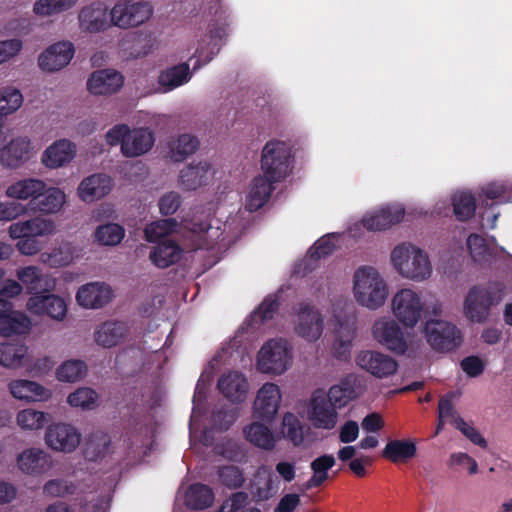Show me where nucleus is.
<instances>
[{
    "mask_svg": "<svg viewBox=\"0 0 512 512\" xmlns=\"http://www.w3.org/2000/svg\"><path fill=\"white\" fill-rule=\"evenodd\" d=\"M363 392L364 385L361 379L349 374L329 389L313 390L300 405L299 415L316 430H334L340 420L339 411Z\"/></svg>",
    "mask_w": 512,
    "mask_h": 512,
    "instance_id": "obj_1",
    "label": "nucleus"
},
{
    "mask_svg": "<svg viewBox=\"0 0 512 512\" xmlns=\"http://www.w3.org/2000/svg\"><path fill=\"white\" fill-rule=\"evenodd\" d=\"M395 317L377 316L370 328L371 338L396 355H412L423 347V338L416 328L400 326Z\"/></svg>",
    "mask_w": 512,
    "mask_h": 512,
    "instance_id": "obj_2",
    "label": "nucleus"
},
{
    "mask_svg": "<svg viewBox=\"0 0 512 512\" xmlns=\"http://www.w3.org/2000/svg\"><path fill=\"white\" fill-rule=\"evenodd\" d=\"M390 310L402 326L416 328L424 313L429 317L442 316L444 304L434 296L424 300L423 294L419 290L413 287H403L392 296Z\"/></svg>",
    "mask_w": 512,
    "mask_h": 512,
    "instance_id": "obj_3",
    "label": "nucleus"
},
{
    "mask_svg": "<svg viewBox=\"0 0 512 512\" xmlns=\"http://www.w3.org/2000/svg\"><path fill=\"white\" fill-rule=\"evenodd\" d=\"M389 264L400 278L415 283L427 282L434 272L429 253L411 241L400 242L391 249Z\"/></svg>",
    "mask_w": 512,
    "mask_h": 512,
    "instance_id": "obj_4",
    "label": "nucleus"
},
{
    "mask_svg": "<svg viewBox=\"0 0 512 512\" xmlns=\"http://www.w3.org/2000/svg\"><path fill=\"white\" fill-rule=\"evenodd\" d=\"M351 292L354 301L362 308L376 311L389 299V284L379 268L360 265L351 278Z\"/></svg>",
    "mask_w": 512,
    "mask_h": 512,
    "instance_id": "obj_5",
    "label": "nucleus"
},
{
    "mask_svg": "<svg viewBox=\"0 0 512 512\" xmlns=\"http://www.w3.org/2000/svg\"><path fill=\"white\" fill-rule=\"evenodd\" d=\"M203 211H195L192 218H184L182 229L186 233V239L192 249H226L231 240L226 234L227 225L221 220L207 215L203 219Z\"/></svg>",
    "mask_w": 512,
    "mask_h": 512,
    "instance_id": "obj_6",
    "label": "nucleus"
},
{
    "mask_svg": "<svg viewBox=\"0 0 512 512\" xmlns=\"http://www.w3.org/2000/svg\"><path fill=\"white\" fill-rule=\"evenodd\" d=\"M329 325L334 334L332 353L338 359L350 355L356 332V316L352 304L344 298L331 304Z\"/></svg>",
    "mask_w": 512,
    "mask_h": 512,
    "instance_id": "obj_7",
    "label": "nucleus"
},
{
    "mask_svg": "<svg viewBox=\"0 0 512 512\" xmlns=\"http://www.w3.org/2000/svg\"><path fill=\"white\" fill-rule=\"evenodd\" d=\"M105 142L110 147L120 146L126 158H137L147 154L154 146L155 134L147 127L131 129L127 124H116L105 133Z\"/></svg>",
    "mask_w": 512,
    "mask_h": 512,
    "instance_id": "obj_8",
    "label": "nucleus"
},
{
    "mask_svg": "<svg viewBox=\"0 0 512 512\" xmlns=\"http://www.w3.org/2000/svg\"><path fill=\"white\" fill-rule=\"evenodd\" d=\"M294 363V347L283 337L271 338L263 343L255 356L256 370L270 376L285 374Z\"/></svg>",
    "mask_w": 512,
    "mask_h": 512,
    "instance_id": "obj_9",
    "label": "nucleus"
},
{
    "mask_svg": "<svg viewBox=\"0 0 512 512\" xmlns=\"http://www.w3.org/2000/svg\"><path fill=\"white\" fill-rule=\"evenodd\" d=\"M503 297L500 285L473 286L465 296L462 313L469 322L483 324L490 319L491 308L498 305Z\"/></svg>",
    "mask_w": 512,
    "mask_h": 512,
    "instance_id": "obj_10",
    "label": "nucleus"
},
{
    "mask_svg": "<svg viewBox=\"0 0 512 512\" xmlns=\"http://www.w3.org/2000/svg\"><path fill=\"white\" fill-rule=\"evenodd\" d=\"M406 215L405 206L399 202H391L380 205L365 213L361 221L353 223L348 227V233L352 237L361 235V227L368 231H387L400 224Z\"/></svg>",
    "mask_w": 512,
    "mask_h": 512,
    "instance_id": "obj_11",
    "label": "nucleus"
},
{
    "mask_svg": "<svg viewBox=\"0 0 512 512\" xmlns=\"http://www.w3.org/2000/svg\"><path fill=\"white\" fill-rule=\"evenodd\" d=\"M263 175L270 181H280L291 172V147L288 142L271 139L264 145L260 160Z\"/></svg>",
    "mask_w": 512,
    "mask_h": 512,
    "instance_id": "obj_12",
    "label": "nucleus"
},
{
    "mask_svg": "<svg viewBox=\"0 0 512 512\" xmlns=\"http://www.w3.org/2000/svg\"><path fill=\"white\" fill-rule=\"evenodd\" d=\"M430 347L439 352H450L461 346L463 336L461 330L451 321L439 317H429L422 331Z\"/></svg>",
    "mask_w": 512,
    "mask_h": 512,
    "instance_id": "obj_13",
    "label": "nucleus"
},
{
    "mask_svg": "<svg viewBox=\"0 0 512 512\" xmlns=\"http://www.w3.org/2000/svg\"><path fill=\"white\" fill-rule=\"evenodd\" d=\"M217 365L218 357H215L205 367L199 377L193 396V410L189 424L191 441H199L206 446L210 444V438L203 424V402L206 398L207 387L213 378V372Z\"/></svg>",
    "mask_w": 512,
    "mask_h": 512,
    "instance_id": "obj_14",
    "label": "nucleus"
},
{
    "mask_svg": "<svg viewBox=\"0 0 512 512\" xmlns=\"http://www.w3.org/2000/svg\"><path fill=\"white\" fill-rule=\"evenodd\" d=\"M153 15V6L147 1L118 0L109 10L110 24L127 30L142 26Z\"/></svg>",
    "mask_w": 512,
    "mask_h": 512,
    "instance_id": "obj_15",
    "label": "nucleus"
},
{
    "mask_svg": "<svg viewBox=\"0 0 512 512\" xmlns=\"http://www.w3.org/2000/svg\"><path fill=\"white\" fill-rule=\"evenodd\" d=\"M26 310L31 315L61 323L68 317L69 299L53 291L34 293L27 299Z\"/></svg>",
    "mask_w": 512,
    "mask_h": 512,
    "instance_id": "obj_16",
    "label": "nucleus"
},
{
    "mask_svg": "<svg viewBox=\"0 0 512 512\" xmlns=\"http://www.w3.org/2000/svg\"><path fill=\"white\" fill-rule=\"evenodd\" d=\"M282 401L281 387L274 382H265L256 391L251 407L253 418L267 423L273 422L279 414Z\"/></svg>",
    "mask_w": 512,
    "mask_h": 512,
    "instance_id": "obj_17",
    "label": "nucleus"
},
{
    "mask_svg": "<svg viewBox=\"0 0 512 512\" xmlns=\"http://www.w3.org/2000/svg\"><path fill=\"white\" fill-rule=\"evenodd\" d=\"M38 148L29 136L18 135L0 147V165L4 169L16 170L30 162Z\"/></svg>",
    "mask_w": 512,
    "mask_h": 512,
    "instance_id": "obj_18",
    "label": "nucleus"
},
{
    "mask_svg": "<svg viewBox=\"0 0 512 512\" xmlns=\"http://www.w3.org/2000/svg\"><path fill=\"white\" fill-rule=\"evenodd\" d=\"M82 441L80 430L68 422H55L47 426L44 443L50 450L70 454L77 450Z\"/></svg>",
    "mask_w": 512,
    "mask_h": 512,
    "instance_id": "obj_19",
    "label": "nucleus"
},
{
    "mask_svg": "<svg viewBox=\"0 0 512 512\" xmlns=\"http://www.w3.org/2000/svg\"><path fill=\"white\" fill-rule=\"evenodd\" d=\"M216 168L208 159H199L183 166L177 177V185L184 192L200 190L213 183Z\"/></svg>",
    "mask_w": 512,
    "mask_h": 512,
    "instance_id": "obj_20",
    "label": "nucleus"
},
{
    "mask_svg": "<svg viewBox=\"0 0 512 512\" xmlns=\"http://www.w3.org/2000/svg\"><path fill=\"white\" fill-rule=\"evenodd\" d=\"M294 333L307 342H316L324 331V316L310 304H299L293 321Z\"/></svg>",
    "mask_w": 512,
    "mask_h": 512,
    "instance_id": "obj_21",
    "label": "nucleus"
},
{
    "mask_svg": "<svg viewBox=\"0 0 512 512\" xmlns=\"http://www.w3.org/2000/svg\"><path fill=\"white\" fill-rule=\"evenodd\" d=\"M356 365L378 379L393 376L398 370V362L391 355L377 350H361L355 357Z\"/></svg>",
    "mask_w": 512,
    "mask_h": 512,
    "instance_id": "obj_22",
    "label": "nucleus"
},
{
    "mask_svg": "<svg viewBox=\"0 0 512 512\" xmlns=\"http://www.w3.org/2000/svg\"><path fill=\"white\" fill-rule=\"evenodd\" d=\"M113 298L110 285L101 281H92L79 286L75 293L77 306L86 310H97L106 306Z\"/></svg>",
    "mask_w": 512,
    "mask_h": 512,
    "instance_id": "obj_23",
    "label": "nucleus"
},
{
    "mask_svg": "<svg viewBox=\"0 0 512 512\" xmlns=\"http://www.w3.org/2000/svg\"><path fill=\"white\" fill-rule=\"evenodd\" d=\"M77 155V145L67 138H60L48 145L41 154V164L56 170L69 165Z\"/></svg>",
    "mask_w": 512,
    "mask_h": 512,
    "instance_id": "obj_24",
    "label": "nucleus"
},
{
    "mask_svg": "<svg viewBox=\"0 0 512 512\" xmlns=\"http://www.w3.org/2000/svg\"><path fill=\"white\" fill-rule=\"evenodd\" d=\"M18 469L29 476H41L54 467L52 456L40 447L24 449L17 456Z\"/></svg>",
    "mask_w": 512,
    "mask_h": 512,
    "instance_id": "obj_25",
    "label": "nucleus"
},
{
    "mask_svg": "<svg viewBox=\"0 0 512 512\" xmlns=\"http://www.w3.org/2000/svg\"><path fill=\"white\" fill-rule=\"evenodd\" d=\"M57 232L56 222L42 215L12 223L8 228L11 239L19 237H51Z\"/></svg>",
    "mask_w": 512,
    "mask_h": 512,
    "instance_id": "obj_26",
    "label": "nucleus"
},
{
    "mask_svg": "<svg viewBox=\"0 0 512 512\" xmlns=\"http://www.w3.org/2000/svg\"><path fill=\"white\" fill-rule=\"evenodd\" d=\"M75 47L70 41H59L46 48L38 57L39 67L56 72L66 67L74 57Z\"/></svg>",
    "mask_w": 512,
    "mask_h": 512,
    "instance_id": "obj_27",
    "label": "nucleus"
},
{
    "mask_svg": "<svg viewBox=\"0 0 512 512\" xmlns=\"http://www.w3.org/2000/svg\"><path fill=\"white\" fill-rule=\"evenodd\" d=\"M78 24L82 32L99 33L110 26L107 6L100 1L83 6L78 13Z\"/></svg>",
    "mask_w": 512,
    "mask_h": 512,
    "instance_id": "obj_28",
    "label": "nucleus"
},
{
    "mask_svg": "<svg viewBox=\"0 0 512 512\" xmlns=\"http://www.w3.org/2000/svg\"><path fill=\"white\" fill-rule=\"evenodd\" d=\"M11 396L24 403L48 402L53 395L51 389L41 383L28 379H14L8 384Z\"/></svg>",
    "mask_w": 512,
    "mask_h": 512,
    "instance_id": "obj_29",
    "label": "nucleus"
},
{
    "mask_svg": "<svg viewBox=\"0 0 512 512\" xmlns=\"http://www.w3.org/2000/svg\"><path fill=\"white\" fill-rule=\"evenodd\" d=\"M123 85V75L114 69L94 71L86 82L88 92L95 96H110L117 93Z\"/></svg>",
    "mask_w": 512,
    "mask_h": 512,
    "instance_id": "obj_30",
    "label": "nucleus"
},
{
    "mask_svg": "<svg viewBox=\"0 0 512 512\" xmlns=\"http://www.w3.org/2000/svg\"><path fill=\"white\" fill-rule=\"evenodd\" d=\"M113 179L104 173H95L84 177L77 186L78 198L88 204L96 202L110 193Z\"/></svg>",
    "mask_w": 512,
    "mask_h": 512,
    "instance_id": "obj_31",
    "label": "nucleus"
},
{
    "mask_svg": "<svg viewBox=\"0 0 512 512\" xmlns=\"http://www.w3.org/2000/svg\"><path fill=\"white\" fill-rule=\"evenodd\" d=\"M45 190V181L37 177L20 178L9 184L5 190L6 197L19 201H29L32 206L35 199Z\"/></svg>",
    "mask_w": 512,
    "mask_h": 512,
    "instance_id": "obj_32",
    "label": "nucleus"
},
{
    "mask_svg": "<svg viewBox=\"0 0 512 512\" xmlns=\"http://www.w3.org/2000/svg\"><path fill=\"white\" fill-rule=\"evenodd\" d=\"M193 77L189 63H179L163 69L158 75L157 91L161 93L171 92L188 82Z\"/></svg>",
    "mask_w": 512,
    "mask_h": 512,
    "instance_id": "obj_33",
    "label": "nucleus"
},
{
    "mask_svg": "<svg viewBox=\"0 0 512 512\" xmlns=\"http://www.w3.org/2000/svg\"><path fill=\"white\" fill-rule=\"evenodd\" d=\"M128 334L125 323L108 320L97 325L93 332V340L102 348H112L122 343Z\"/></svg>",
    "mask_w": 512,
    "mask_h": 512,
    "instance_id": "obj_34",
    "label": "nucleus"
},
{
    "mask_svg": "<svg viewBox=\"0 0 512 512\" xmlns=\"http://www.w3.org/2000/svg\"><path fill=\"white\" fill-rule=\"evenodd\" d=\"M17 278L26 287L30 296L42 291H53L56 285V279L44 274L37 266L20 268L17 271Z\"/></svg>",
    "mask_w": 512,
    "mask_h": 512,
    "instance_id": "obj_35",
    "label": "nucleus"
},
{
    "mask_svg": "<svg viewBox=\"0 0 512 512\" xmlns=\"http://www.w3.org/2000/svg\"><path fill=\"white\" fill-rule=\"evenodd\" d=\"M218 389L231 402L240 403L247 397L249 383L243 373L229 371L219 378Z\"/></svg>",
    "mask_w": 512,
    "mask_h": 512,
    "instance_id": "obj_36",
    "label": "nucleus"
},
{
    "mask_svg": "<svg viewBox=\"0 0 512 512\" xmlns=\"http://www.w3.org/2000/svg\"><path fill=\"white\" fill-rule=\"evenodd\" d=\"M243 436L251 445L265 451L273 450L278 441V436L267 422L256 419L243 427Z\"/></svg>",
    "mask_w": 512,
    "mask_h": 512,
    "instance_id": "obj_37",
    "label": "nucleus"
},
{
    "mask_svg": "<svg viewBox=\"0 0 512 512\" xmlns=\"http://www.w3.org/2000/svg\"><path fill=\"white\" fill-rule=\"evenodd\" d=\"M66 203L67 195L63 189L45 183V190L35 199L31 208L43 215H55L64 209Z\"/></svg>",
    "mask_w": 512,
    "mask_h": 512,
    "instance_id": "obj_38",
    "label": "nucleus"
},
{
    "mask_svg": "<svg viewBox=\"0 0 512 512\" xmlns=\"http://www.w3.org/2000/svg\"><path fill=\"white\" fill-rule=\"evenodd\" d=\"M79 257L78 248L72 242L65 241L51 251L41 253L39 261L50 268H62L71 265Z\"/></svg>",
    "mask_w": 512,
    "mask_h": 512,
    "instance_id": "obj_39",
    "label": "nucleus"
},
{
    "mask_svg": "<svg viewBox=\"0 0 512 512\" xmlns=\"http://www.w3.org/2000/svg\"><path fill=\"white\" fill-rule=\"evenodd\" d=\"M274 182L270 181L265 175L255 177L251 181L246 194V209L253 212L263 207L271 195L272 183Z\"/></svg>",
    "mask_w": 512,
    "mask_h": 512,
    "instance_id": "obj_40",
    "label": "nucleus"
},
{
    "mask_svg": "<svg viewBox=\"0 0 512 512\" xmlns=\"http://www.w3.org/2000/svg\"><path fill=\"white\" fill-rule=\"evenodd\" d=\"M31 328V318L25 312L15 310L12 303H10L9 311L1 319L0 335L4 337L24 335L28 334Z\"/></svg>",
    "mask_w": 512,
    "mask_h": 512,
    "instance_id": "obj_41",
    "label": "nucleus"
},
{
    "mask_svg": "<svg viewBox=\"0 0 512 512\" xmlns=\"http://www.w3.org/2000/svg\"><path fill=\"white\" fill-rule=\"evenodd\" d=\"M28 347L22 342L5 341L0 343V365L12 370L26 367Z\"/></svg>",
    "mask_w": 512,
    "mask_h": 512,
    "instance_id": "obj_42",
    "label": "nucleus"
},
{
    "mask_svg": "<svg viewBox=\"0 0 512 512\" xmlns=\"http://www.w3.org/2000/svg\"><path fill=\"white\" fill-rule=\"evenodd\" d=\"M280 489V480L268 467L259 468L252 493L257 501L273 498Z\"/></svg>",
    "mask_w": 512,
    "mask_h": 512,
    "instance_id": "obj_43",
    "label": "nucleus"
},
{
    "mask_svg": "<svg viewBox=\"0 0 512 512\" xmlns=\"http://www.w3.org/2000/svg\"><path fill=\"white\" fill-rule=\"evenodd\" d=\"M50 413L32 407L19 410L15 416L17 427L24 432H39L51 420Z\"/></svg>",
    "mask_w": 512,
    "mask_h": 512,
    "instance_id": "obj_44",
    "label": "nucleus"
},
{
    "mask_svg": "<svg viewBox=\"0 0 512 512\" xmlns=\"http://www.w3.org/2000/svg\"><path fill=\"white\" fill-rule=\"evenodd\" d=\"M199 140L190 133L176 135L168 142V157L174 162H183L196 153Z\"/></svg>",
    "mask_w": 512,
    "mask_h": 512,
    "instance_id": "obj_45",
    "label": "nucleus"
},
{
    "mask_svg": "<svg viewBox=\"0 0 512 512\" xmlns=\"http://www.w3.org/2000/svg\"><path fill=\"white\" fill-rule=\"evenodd\" d=\"M335 464L336 459L331 454H323L312 460L310 463L312 475L307 480L305 488L311 489L321 486L330 478L331 469Z\"/></svg>",
    "mask_w": 512,
    "mask_h": 512,
    "instance_id": "obj_46",
    "label": "nucleus"
},
{
    "mask_svg": "<svg viewBox=\"0 0 512 512\" xmlns=\"http://www.w3.org/2000/svg\"><path fill=\"white\" fill-rule=\"evenodd\" d=\"M215 496L212 489L204 484H193L184 492L185 505L194 510H202L210 507Z\"/></svg>",
    "mask_w": 512,
    "mask_h": 512,
    "instance_id": "obj_47",
    "label": "nucleus"
},
{
    "mask_svg": "<svg viewBox=\"0 0 512 512\" xmlns=\"http://www.w3.org/2000/svg\"><path fill=\"white\" fill-rule=\"evenodd\" d=\"M183 250L171 240L157 245L150 253L151 262L159 268H166L180 260Z\"/></svg>",
    "mask_w": 512,
    "mask_h": 512,
    "instance_id": "obj_48",
    "label": "nucleus"
},
{
    "mask_svg": "<svg viewBox=\"0 0 512 512\" xmlns=\"http://www.w3.org/2000/svg\"><path fill=\"white\" fill-rule=\"evenodd\" d=\"M88 372V366L81 359H67L55 370V378L62 383H76L81 381Z\"/></svg>",
    "mask_w": 512,
    "mask_h": 512,
    "instance_id": "obj_49",
    "label": "nucleus"
},
{
    "mask_svg": "<svg viewBox=\"0 0 512 512\" xmlns=\"http://www.w3.org/2000/svg\"><path fill=\"white\" fill-rule=\"evenodd\" d=\"M77 3L78 0H36L32 12L40 19L51 18L73 9Z\"/></svg>",
    "mask_w": 512,
    "mask_h": 512,
    "instance_id": "obj_50",
    "label": "nucleus"
},
{
    "mask_svg": "<svg viewBox=\"0 0 512 512\" xmlns=\"http://www.w3.org/2000/svg\"><path fill=\"white\" fill-rule=\"evenodd\" d=\"M66 403L72 409L93 410L99 405V395L90 387H78L67 395Z\"/></svg>",
    "mask_w": 512,
    "mask_h": 512,
    "instance_id": "obj_51",
    "label": "nucleus"
},
{
    "mask_svg": "<svg viewBox=\"0 0 512 512\" xmlns=\"http://www.w3.org/2000/svg\"><path fill=\"white\" fill-rule=\"evenodd\" d=\"M125 237V229L118 223H105L95 228L93 232L94 241L105 247L119 245Z\"/></svg>",
    "mask_w": 512,
    "mask_h": 512,
    "instance_id": "obj_52",
    "label": "nucleus"
},
{
    "mask_svg": "<svg viewBox=\"0 0 512 512\" xmlns=\"http://www.w3.org/2000/svg\"><path fill=\"white\" fill-rule=\"evenodd\" d=\"M416 445L408 440H391L384 450L383 456L394 463L407 462L416 455Z\"/></svg>",
    "mask_w": 512,
    "mask_h": 512,
    "instance_id": "obj_53",
    "label": "nucleus"
},
{
    "mask_svg": "<svg viewBox=\"0 0 512 512\" xmlns=\"http://www.w3.org/2000/svg\"><path fill=\"white\" fill-rule=\"evenodd\" d=\"M22 92L15 86L0 89V116H9L17 112L23 105Z\"/></svg>",
    "mask_w": 512,
    "mask_h": 512,
    "instance_id": "obj_54",
    "label": "nucleus"
},
{
    "mask_svg": "<svg viewBox=\"0 0 512 512\" xmlns=\"http://www.w3.org/2000/svg\"><path fill=\"white\" fill-rule=\"evenodd\" d=\"M281 434L284 438L290 440L294 446H299L304 441L303 425L298 417L287 412L281 420Z\"/></svg>",
    "mask_w": 512,
    "mask_h": 512,
    "instance_id": "obj_55",
    "label": "nucleus"
},
{
    "mask_svg": "<svg viewBox=\"0 0 512 512\" xmlns=\"http://www.w3.org/2000/svg\"><path fill=\"white\" fill-rule=\"evenodd\" d=\"M453 210L456 218L465 221L471 218L475 212V199L470 192L457 191L453 197Z\"/></svg>",
    "mask_w": 512,
    "mask_h": 512,
    "instance_id": "obj_56",
    "label": "nucleus"
},
{
    "mask_svg": "<svg viewBox=\"0 0 512 512\" xmlns=\"http://www.w3.org/2000/svg\"><path fill=\"white\" fill-rule=\"evenodd\" d=\"M178 223L174 218L158 220L147 225L144 233L149 242H157L169 234L177 231Z\"/></svg>",
    "mask_w": 512,
    "mask_h": 512,
    "instance_id": "obj_57",
    "label": "nucleus"
},
{
    "mask_svg": "<svg viewBox=\"0 0 512 512\" xmlns=\"http://www.w3.org/2000/svg\"><path fill=\"white\" fill-rule=\"evenodd\" d=\"M78 485L64 478L48 480L43 486V494L51 498H62L76 493Z\"/></svg>",
    "mask_w": 512,
    "mask_h": 512,
    "instance_id": "obj_58",
    "label": "nucleus"
},
{
    "mask_svg": "<svg viewBox=\"0 0 512 512\" xmlns=\"http://www.w3.org/2000/svg\"><path fill=\"white\" fill-rule=\"evenodd\" d=\"M467 248L475 262L482 263L492 256V248L486 241L477 234H471L467 238Z\"/></svg>",
    "mask_w": 512,
    "mask_h": 512,
    "instance_id": "obj_59",
    "label": "nucleus"
},
{
    "mask_svg": "<svg viewBox=\"0 0 512 512\" xmlns=\"http://www.w3.org/2000/svg\"><path fill=\"white\" fill-rule=\"evenodd\" d=\"M340 237V233H329L319 238L309 250L311 257L323 258L331 255L336 249Z\"/></svg>",
    "mask_w": 512,
    "mask_h": 512,
    "instance_id": "obj_60",
    "label": "nucleus"
},
{
    "mask_svg": "<svg viewBox=\"0 0 512 512\" xmlns=\"http://www.w3.org/2000/svg\"><path fill=\"white\" fill-rule=\"evenodd\" d=\"M278 308V300L276 296H269L259 305L258 309L248 319V322L254 326L271 319L274 312Z\"/></svg>",
    "mask_w": 512,
    "mask_h": 512,
    "instance_id": "obj_61",
    "label": "nucleus"
},
{
    "mask_svg": "<svg viewBox=\"0 0 512 512\" xmlns=\"http://www.w3.org/2000/svg\"><path fill=\"white\" fill-rule=\"evenodd\" d=\"M23 49V40L18 37L0 40V65L16 58Z\"/></svg>",
    "mask_w": 512,
    "mask_h": 512,
    "instance_id": "obj_62",
    "label": "nucleus"
},
{
    "mask_svg": "<svg viewBox=\"0 0 512 512\" xmlns=\"http://www.w3.org/2000/svg\"><path fill=\"white\" fill-rule=\"evenodd\" d=\"M181 202L182 199L178 192H166L158 201L159 212L162 215H172L179 209Z\"/></svg>",
    "mask_w": 512,
    "mask_h": 512,
    "instance_id": "obj_63",
    "label": "nucleus"
},
{
    "mask_svg": "<svg viewBox=\"0 0 512 512\" xmlns=\"http://www.w3.org/2000/svg\"><path fill=\"white\" fill-rule=\"evenodd\" d=\"M221 482L229 488H238L244 483L242 472L235 466H225L219 470Z\"/></svg>",
    "mask_w": 512,
    "mask_h": 512,
    "instance_id": "obj_64",
    "label": "nucleus"
}]
</instances>
